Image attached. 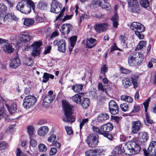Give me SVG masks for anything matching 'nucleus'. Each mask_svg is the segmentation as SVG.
Listing matches in <instances>:
<instances>
[{
	"mask_svg": "<svg viewBox=\"0 0 156 156\" xmlns=\"http://www.w3.org/2000/svg\"><path fill=\"white\" fill-rule=\"evenodd\" d=\"M62 110L64 112V115L66 118L63 119V120L65 122L73 123L75 121V119L73 117L72 114L73 106L71 105L69 101L66 100L62 101Z\"/></svg>",
	"mask_w": 156,
	"mask_h": 156,
	"instance_id": "f257e3e1",
	"label": "nucleus"
},
{
	"mask_svg": "<svg viewBox=\"0 0 156 156\" xmlns=\"http://www.w3.org/2000/svg\"><path fill=\"white\" fill-rule=\"evenodd\" d=\"M144 56L141 52H134L131 53L128 58V62L131 67L139 66L144 60Z\"/></svg>",
	"mask_w": 156,
	"mask_h": 156,
	"instance_id": "f03ea898",
	"label": "nucleus"
},
{
	"mask_svg": "<svg viewBox=\"0 0 156 156\" xmlns=\"http://www.w3.org/2000/svg\"><path fill=\"white\" fill-rule=\"evenodd\" d=\"M140 147L135 141H129L125 144L122 148V153L130 155L139 153L140 151Z\"/></svg>",
	"mask_w": 156,
	"mask_h": 156,
	"instance_id": "7ed1b4c3",
	"label": "nucleus"
},
{
	"mask_svg": "<svg viewBox=\"0 0 156 156\" xmlns=\"http://www.w3.org/2000/svg\"><path fill=\"white\" fill-rule=\"evenodd\" d=\"M130 28L134 31L136 35L140 39H143L144 38V35L141 33L145 30L144 26L138 22H133L130 26Z\"/></svg>",
	"mask_w": 156,
	"mask_h": 156,
	"instance_id": "20e7f679",
	"label": "nucleus"
},
{
	"mask_svg": "<svg viewBox=\"0 0 156 156\" xmlns=\"http://www.w3.org/2000/svg\"><path fill=\"white\" fill-rule=\"evenodd\" d=\"M138 78V76L135 75H132L131 76L132 82L129 78H125L122 81V85L125 88H127L131 85L132 83L133 86V88L136 89L138 87L137 81Z\"/></svg>",
	"mask_w": 156,
	"mask_h": 156,
	"instance_id": "39448f33",
	"label": "nucleus"
},
{
	"mask_svg": "<svg viewBox=\"0 0 156 156\" xmlns=\"http://www.w3.org/2000/svg\"><path fill=\"white\" fill-rule=\"evenodd\" d=\"M85 142L89 147L91 148L96 147L99 142L98 134L94 133L90 134L87 137L85 140Z\"/></svg>",
	"mask_w": 156,
	"mask_h": 156,
	"instance_id": "423d86ee",
	"label": "nucleus"
},
{
	"mask_svg": "<svg viewBox=\"0 0 156 156\" xmlns=\"http://www.w3.org/2000/svg\"><path fill=\"white\" fill-rule=\"evenodd\" d=\"M36 101L37 98L35 96L28 95L24 98L23 105L26 108H29L31 106L34 105Z\"/></svg>",
	"mask_w": 156,
	"mask_h": 156,
	"instance_id": "0eeeda50",
	"label": "nucleus"
},
{
	"mask_svg": "<svg viewBox=\"0 0 156 156\" xmlns=\"http://www.w3.org/2000/svg\"><path fill=\"white\" fill-rule=\"evenodd\" d=\"M143 151L145 156H154L156 155V142L152 141L151 142L147 148V151L146 149H144Z\"/></svg>",
	"mask_w": 156,
	"mask_h": 156,
	"instance_id": "6e6552de",
	"label": "nucleus"
},
{
	"mask_svg": "<svg viewBox=\"0 0 156 156\" xmlns=\"http://www.w3.org/2000/svg\"><path fill=\"white\" fill-rule=\"evenodd\" d=\"M129 1L128 2L129 6L130 8L131 11L132 13L138 14L140 13L141 10L140 7L137 1Z\"/></svg>",
	"mask_w": 156,
	"mask_h": 156,
	"instance_id": "1a4fd4ad",
	"label": "nucleus"
},
{
	"mask_svg": "<svg viewBox=\"0 0 156 156\" xmlns=\"http://www.w3.org/2000/svg\"><path fill=\"white\" fill-rule=\"evenodd\" d=\"M55 98V96L53 94V91L51 90L49 91L48 94L45 96L43 100V106L45 107H48L54 100Z\"/></svg>",
	"mask_w": 156,
	"mask_h": 156,
	"instance_id": "9d476101",
	"label": "nucleus"
},
{
	"mask_svg": "<svg viewBox=\"0 0 156 156\" xmlns=\"http://www.w3.org/2000/svg\"><path fill=\"white\" fill-rule=\"evenodd\" d=\"M109 110L113 115L117 114L119 112V107L116 102L114 100H111L108 104Z\"/></svg>",
	"mask_w": 156,
	"mask_h": 156,
	"instance_id": "9b49d317",
	"label": "nucleus"
},
{
	"mask_svg": "<svg viewBox=\"0 0 156 156\" xmlns=\"http://www.w3.org/2000/svg\"><path fill=\"white\" fill-rule=\"evenodd\" d=\"M58 47V50L62 52L65 53L66 49V42L64 39H61L58 41L57 40H55L54 41L53 43L55 44Z\"/></svg>",
	"mask_w": 156,
	"mask_h": 156,
	"instance_id": "f8f14e48",
	"label": "nucleus"
},
{
	"mask_svg": "<svg viewBox=\"0 0 156 156\" xmlns=\"http://www.w3.org/2000/svg\"><path fill=\"white\" fill-rule=\"evenodd\" d=\"M55 1H52L51 4L50 12L55 13H58L61 10L62 5L58 2H55Z\"/></svg>",
	"mask_w": 156,
	"mask_h": 156,
	"instance_id": "ddd939ff",
	"label": "nucleus"
},
{
	"mask_svg": "<svg viewBox=\"0 0 156 156\" xmlns=\"http://www.w3.org/2000/svg\"><path fill=\"white\" fill-rule=\"evenodd\" d=\"M131 131L134 134L136 133L142 128V124L139 121H133L131 123Z\"/></svg>",
	"mask_w": 156,
	"mask_h": 156,
	"instance_id": "4468645a",
	"label": "nucleus"
},
{
	"mask_svg": "<svg viewBox=\"0 0 156 156\" xmlns=\"http://www.w3.org/2000/svg\"><path fill=\"white\" fill-rule=\"evenodd\" d=\"M108 25L106 23H97L94 25V28L97 32L100 33L106 30Z\"/></svg>",
	"mask_w": 156,
	"mask_h": 156,
	"instance_id": "2eb2a0df",
	"label": "nucleus"
},
{
	"mask_svg": "<svg viewBox=\"0 0 156 156\" xmlns=\"http://www.w3.org/2000/svg\"><path fill=\"white\" fill-rule=\"evenodd\" d=\"M21 61L17 56L14 58H12L10 60L9 66L12 68H16L20 66Z\"/></svg>",
	"mask_w": 156,
	"mask_h": 156,
	"instance_id": "dca6fc26",
	"label": "nucleus"
},
{
	"mask_svg": "<svg viewBox=\"0 0 156 156\" xmlns=\"http://www.w3.org/2000/svg\"><path fill=\"white\" fill-rule=\"evenodd\" d=\"M148 134L146 132H140L138 133V141L141 144L146 142L148 140Z\"/></svg>",
	"mask_w": 156,
	"mask_h": 156,
	"instance_id": "f3484780",
	"label": "nucleus"
},
{
	"mask_svg": "<svg viewBox=\"0 0 156 156\" xmlns=\"http://www.w3.org/2000/svg\"><path fill=\"white\" fill-rule=\"evenodd\" d=\"M109 115L105 112H102L100 113L97 118V120L99 123H102L105 122L109 119Z\"/></svg>",
	"mask_w": 156,
	"mask_h": 156,
	"instance_id": "a211bd4d",
	"label": "nucleus"
},
{
	"mask_svg": "<svg viewBox=\"0 0 156 156\" xmlns=\"http://www.w3.org/2000/svg\"><path fill=\"white\" fill-rule=\"evenodd\" d=\"M100 128L102 132H109L113 129V125L112 123L108 122L101 126Z\"/></svg>",
	"mask_w": 156,
	"mask_h": 156,
	"instance_id": "6ab92c4d",
	"label": "nucleus"
},
{
	"mask_svg": "<svg viewBox=\"0 0 156 156\" xmlns=\"http://www.w3.org/2000/svg\"><path fill=\"white\" fill-rule=\"evenodd\" d=\"M72 26L69 23H64L62 26L61 33L63 34H68L70 32Z\"/></svg>",
	"mask_w": 156,
	"mask_h": 156,
	"instance_id": "aec40b11",
	"label": "nucleus"
},
{
	"mask_svg": "<svg viewBox=\"0 0 156 156\" xmlns=\"http://www.w3.org/2000/svg\"><path fill=\"white\" fill-rule=\"evenodd\" d=\"M32 39V36L27 33L20 35V40L25 43L30 42Z\"/></svg>",
	"mask_w": 156,
	"mask_h": 156,
	"instance_id": "412c9836",
	"label": "nucleus"
},
{
	"mask_svg": "<svg viewBox=\"0 0 156 156\" xmlns=\"http://www.w3.org/2000/svg\"><path fill=\"white\" fill-rule=\"evenodd\" d=\"M97 40L92 37L87 38L86 40V47L89 48H91L96 45Z\"/></svg>",
	"mask_w": 156,
	"mask_h": 156,
	"instance_id": "4be33fe9",
	"label": "nucleus"
},
{
	"mask_svg": "<svg viewBox=\"0 0 156 156\" xmlns=\"http://www.w3.org/2000/svg\"><path fill=\"white\" fill-rule=\"evenodd\" d=\"M5 107L11 115L15 113L17 109V105L16 102L13 103L10 106L8 104H6Z\"/></svg>",
	"mask_w": 156,
	"mask_h": 156,
	"instance_id": "5701e85b",
	"label": "nucleus"
},
{
	"mask_svg": "<svg viewBox=\"0 0 156 156\" xmlns=\"http://www.w3.org/2000/svg\"><path fill=\"white\" fill-rule=\"evenodd\" d=\"M122 144H120L116 147L113 150L112 152L114 155L116 156L121 154L122 153Z\"/></svg>",
	"mask_w": 156,
	"mask_h": 156,
	"instance_id": "b1692460",
	"label": "nucleus"
},
{
	"mask_svg": "<svg viewBox=\"0 0 156 156\" xmlns=\"http://www.w3.org/2000/svg\"><path fill=\"white\" fill-rule=\"evenodd\" d=\"M48 130L49 129L47 126H41L38 130L37 133L40 136H44L46 134Z\"/></svg>",
	"mask_w": 156,
	"mask_h": 156,
	"instance_id": "393cba45",
	"label": "nucleus"
},
{
	"mask_svg": "<svg viewBox=\"0 0 156 156\" xmlns=\"http://www.w3.org/2000/svg\"><path fill=\"white\" fill-rule=\"evenodd\" d=\"M81 106L83 109H87L89 107L90 104V100L88 98H82L81 101Z\"/></svg>",
	"mask_w": 156,
	"mask_h": 156,
	"instance_id": "a878e982",
	"label": "nucleus"
},
{
	"mask_svg": "<svg viewBox=\"0 0 156 156\" xmlns=\"http://www.w3.org/2000/svg\"><path fill=\"white\" fill-rule=\"evenodd\" d=\"M111 20L112 22V26L115 28H117L119 25V16L118 15H113L112 17Z\"/></svg>",
	"mask_w": 156,
	"mask_h": 156,
	"instance_id": "bb28decb",
	"label": "nucleus"
},
{
	"mask_svg": "<svg viewBox=\"0 0 156 156\" xmlns=\"http://www.w3.org/2000/svg\"><path fill=\"white\" fill-rule=\"evenodd\" d=\"M42 78V82L44 83H47L49 80V78L52 80L54 79V75L48 73H44L43 74Z\"/></svg>",
	"mask_w": 156,
	"mask_h": 156,
	"instance_id": "cd10ccee",
	"label": "nucleus"
},
{
	"mask_svg": "<svg viewBox=\"0 0 156 156\" xmlns=\"http://www.w3.org/2000/svg\"><path fill=\"white\" fill-rule=\"evenodd\" d=\"M82 96L81 93H78L75 94L73 96L72 99L74 102L77 104H80L82 100Z\"/></svg>",
	"mask_w": 156,
	"mask_h": 156,
	"instance_id": "c85d7f7f",
	"label": "nucleus"
},
{
	"mask_svg": "<svg viewBox=\"0 0 156 156\" xmlns=\"http://www.w3.org/2000/svg\"><path fill=\"white\" fill-rule=\"evenodd\" d=\"M140 110V107L139 105H134L133 109L128 114L129 116H132L135 115V113L138 112Z\"/></svg>",
	"mask_w": 156,
	"mask_h": 156,
	"instance_id": "c756f323",
	"label": "nucleus"
},
{
	"mask_svg": "<svg viewBox=\"0 0 156 156\" xmlns=\"http://www.w3.org/2000/svg\"><path fill=\"white\" fill-rule=\"evenodd\" d=\"M120 40V43L123 48H128L127 44L126 41V37L125 35H121L119 37Z\"/></svg>",
	"mask_w": 156,
	"mask_h": 156,
	"instance_id": "7c9ffc66",
	"label": "nucleus"
},
{
	"mask_svg": "<svg viewBox=\"0 0 156 156\" xmlns=\"http://www.w3.org/2000/svg\"><path fill=\"white\" fill-rule=\"evenodd\" d=\"M7 7L3 3L0 4V19L2 20V16L3 17L4 15L5 14L7 11Z\"/></svg>",
	"mask_w": 156,
	"mask_h": 156,
	"instance_id": "2f4dec72",
	"label": "nucleus"
},
{
	"mask_svg": "<svg viewBox=\"0 0 156 156\" xmlns=\"http://www.w3.org/2000/svg\"><path fill=\"white\" fill-rule=\"evenodd\" d=\"M3 50L5 53H10L13 52L14 49L12 48V45L9 44L8 45L4 46L3 48Z\"/></svg>",
	"mask_w": 156,
	"mask_h": 156,
	"instance_id": "473e14b6",
	"label": "nucleus"
},
{
	"mask_svg": "<svg viewBox=\"0 0 156 156\" xmlns=\"http://www.w3.org/2000/svg\"><path fill=\"white\" fill-rule=\"evenodd\" d=\"M82 84H76L72 86V89L75 92L79 93L80 91L83 88Z\"/></svg>",
	"mask_w": 156,
	"mask_h": 156,
	"instance_id": "72a5a7b5",
	"label": "nucleus"
},
{
	"mask_svg": "<svg viewBox=\"0 0 156 156\" xmlns=\"http://www.w3.org/2000/svg\"><path fill=\"white\" fill-rule=\"evenodd\" d=\"M27 129L30 138H32L33 137L34 133V127L32 125L28 126L27 127Z\"/></svg>",
	"mask_w": 156,
	"mask_h": 156,
	"instance_id": "f704fd0d",
	"label": "nucleus"
},
{
	"mask_svg": "<svg viewBox=\"0 0 156 156\" xmlns=\"http://www.w3.org/2000/svg\"><path fill=\"white\" fill-rule=\"evenodd\" d=\"M146 41H140L137 44L135 50H141L144 47H145L146 46Z\"/></svg>",
	"mask_w": 156,
	"mask_h": 156,
	"instance_id": "c9c22d12",
	"label": "nucleus"
},
{
	"mask_svg": "<svg viewBox=\"0 0 156 156\" xmlns=\"http://www.w3.org/2000/svg\"><path fill=\"white\" fill-rule=\"evenodd\" d=\"M26 1H21L19 2L16 6V9L20 11H21V10H23L24 6L26 4Z\"/></svg>",
	"mask_w": 156,
	"mask_h": 156,
	"instance_id": "e433bc0d",
	"label": "nucleus"
},
{
	"mask_svg": "<svg viewBox=\"0 0 156 156\" xmlns=\"http://www.w3.org/2000/svg\"><path fill=\"white\" fill-rule=\"evenodd\" d=\"M47 4L44 1H40L37 5V8L41 10H44L46 9Z\"/></svg>",
	"mask_w": 156,
	"mask_h": 156,
	"instance_id": "4c0bfd02",
	"label": "nucleus"
},
{
	"mask_svg": "<svg viewBox=\"0 0 156 156\" xmlns=\"http://www.w3.org/2000/svg\"><path fill=\"white\" fill-rule=\"evenodd\" d=\"M121 99L122 101L129 103H131L133 101V99L131 97L126 95H121Z\"/></svg>",
	"mask_w": 156,
	"mask_h": 156,
	"instance_id": "58836bf2",
	"label": "nucleus"
},
{
	"mask_svg": "<svg viewBox=\"0 0 156 156\" xmlns=\"http://www.w3.org/2000/svg\"><path fill=\"white\" fill-rule=\"evenodd\" d=\"M27 2H26V4H27V6H28L30 7L29 10V12H30L31 10V8L33 10H35V4L34 2L32 1H26Z\"/></svg>",
	"mask_w": 156,
	"mask_h": 156,
	"instance_id": "ea45409f",
	"label": "nucleus"
},
{
	"mask_svg": "<svg viewBox=\"0 0 156 156\" xmlns=\"http://www.w3.org/2000/svg\"><path fill=\"white\" fill-rule=\"evenodd\" d=\"M34 20L31 19H25L24 21L23 24L24 25L28 27L34 24Z\"/></svg>",
	"mask_w": 156,
	"mask_h": 156,
	"instance_id": "a19ab883",
	"label": "nucleus"
},
{
	"mask_svg": "<svg viewBox=\"0 0 156 156\" xmlns=\"http://www.w3.org/2000/svg\"><path fill=\"white\" fill-rule=\"evenodd\" d=\"M9 146L8 143L5 141H0V151L7 149Z\"/></svg>",
	"mask_w": 156,
	"mask_h": 156,
	"instance_id": "79ce46f5",
	"label": "nucleus"
},
{
	"mask_svg": "<svg viewBox=\"0 0 156 156\" xmlns=\"http://www.w3.org/2000/svg\"><path fill=\"white\" fill-rule=\"evenodd\" d=\"M77 39V37L76 36H73L70 38V47L73 48L76 43Z\"/></svg>",
	"mask_w": 156,
	"mask_h": 156,
	"instance_id": "37998d69",
	"label": "nucleus"
},
{
	"mask_svg": "<svg viewBox=\"0 0 156 156\" xmlns=\"http://www.w3.org/2000/svg\"><path fill=\"white\" fill-rule=\"evenodd\" d=\"M100 149H96L94 150H90L87 151L85 153L86 156H93L94 152H98Z\"/></svg>",
	"mask_w": 156,
	"mask_h": 156,
	"instance_id": "c03bdc74",
	"label": "nucleus"
},
{
	"mask_svg": "<svg viewBox=\"0 0 156 156\" xmlns=\"http://www.w3.org/2000/svg\"><path fill=\"white\" fill-rule=\"evenodd\" d=\"M43 45L42 42L41 40L38 41H35L31 45L32 47L38 49L41 46Z\"/></svg>",
	"mask_w": 156,
	"mask_h": 156,
	"instance_id": "a18cd8bd",
	"label": "nucleus"
},
{
	"mask_svg": "<svg viewBox=\"0 0 156 156\" xmlns=\"http://www.w3.org/2000/svg\"><path fill=\"white\" fill-rule=\"evenodd\" d=\"M11 16H12V13H9L6 15H4L3 17L2 16V19L4 22H5L6 20L8 21L11 20Z\"/></svg>",
	"mask_w": 156,
	"mask_h": 156,
	"instance_id": "49530a36",
	"label": "nucleus"
},
{
	"mask_svg": "<svg viewBox=\"0 0 156 156\" xmlns=\"http://www.w3.org/2000/svg\"><path fill=\"white\" fill-rule=\"evenodd\" d=\"M6 111L5 107L3 106L1 107L0 108V119L4 118V116L6 115Z\"/></svg>",
	"mask_w": 156,
	"mask_h": 156,
	"instance_id": "de8ad7c7",
	"label": "nucleus"
},
{
	"mask_svg": "<svg viewBox=\"0 0 156 156\" xmlns=\"http://www.w3.org/2000/svg\"><path fill=\"white\" fill-rule=\"evenodd\" d=\"M40 54V50L39 49L33 48V51L32 53V55L35 57L38 56Z\"/></svg>",
	"mask_w": 156,
	"mask_h": 156,
	"instance_id": "09e8293b",
	"label": "nucleus"
},
{
	"mask_svg": "<svg viewBox=\"0 0 156 156\" xmlns=\"http://www.w3.org/2000/svg\"><path fill=\"white\" fill-rule=\"evenodd\" d=\"M80 120V132L82 129L83 126L85 124H87V123L88 122L89 120L88 118H86L83 119L81 121L80 119H79Z\"/></svg>",
	"mask_w": 156,
	"mask_h": 156,
	"instance_id": "8fccbe9b",
	"label": "nucleus"
},
{
	"mask_svg": "<svg viewBox=\"0 0 156 156\" xmlns=\"http://www.w3.org/2000/svg\"><path fill=\"white\" fill-rule=\"evenodd\" d=\"M111 49L110 51L111 53H112L113 51L115 50H118L120 51H122V49L118 47L116 43H114V44L111 46Z\"/></svg>",
	"mask_w": 156,
	"mask_h": 156,
	"instance_id": "3c124183",
	"label": "nucleus"
},
{
	"mask_svg": "<svg viewBox=\"0 0 156 156\" xmlns=\"http://www.w3.org/2000/svg\"><path fill=\"white\" fill-rule=\"evenodd\" d=\"M101 135L106 137L110 140H112L113 136L112 134H110L109 132H102Z\"/></svg>",
	"mask_w": 156,
	"mask_h": 156,
	"instance_id": "603ef678",
	"label": "nucleus"
},
{
	"mask_svg": "<svg viewBox=\"0 0 156 156\" xmlns=\"http://www.w3.org/2000/svg\"><path fill=\"white\" fill-rule=\"evenodd\" d=\"M140 3L141 6L145 8L148 7L149 5V1H140Z\"/></svg>",
	"mask_w": 156,
	"mask_h": 156,
	"instance_id": "864d4df0",
	"label": "nucleus"
},
{
	"mask_svg": "<svg viewBox=\"0 0 156 156\" xmlns=\"http://www.w3.org/2000/svg\"><path fill=\"white\" fill-rule=\"evenodd\" d=\"M38 148L39 151L41 152H44L46 151L47 149L46 146L42 144H40L38 146Z\"/></svg>",
	"mask_w": 156,
	"mask_h": 156,
	"instance_id": "5fc2aeb1",
	"label": "nucleus"
},
{
	"mask_svg": "<svg viewBox=\"0 0 156 156\" xmlns=\"http://www.w3.org/2000/svg\"><path fill=\"white\" fill-rule=\"evenodd\" d=\"M92 129L93 132L94 133V134H98L100 135H101V133L102 132V131L101 130V129L98 128V127L96 126H93L92 127Z\"/></svg>",
	"mask_w": 156,
	"mask_h": 156,
	"instance_id": "6e6d98bb",
	"label": "nucleus"
},
{
	"mask_svg": "<svg viewBox=\"0 0 156 156\" xmlns=\"http://www.w3.org/2000/svg\"><path fill=\"white\" fill-rule=\"evenodd\" d=\"M108 70V69L106 65H104L101 67L100 72L101 73L103 74L104 77H106L105 73L107 72Z\"/></svg>",
	"mask_w": 156,
	"mask_h": 156,
	"instance_id": "4d7b16f0",
	"label": "nucleus"
},
{
	"mask_svg": "<svg viewBox=\"0 0 156 156\" xmlns=\"http://www.w3.org/2000/svg\"><path fill=\"white\" fill-rule=\"evenodd\" d=\"M35 20L37 23L42 22L44 21V19L42 17L40 13L37 14V15L35 17Z\"/></svg>",
	"mask_w": 156,
	"mask_h": 156,
	"instance_id": "13d9d810",
	"label": "nucleus"
},
{
	"mask_svg": "<svg viewBox=\"0 0 156 156\" xmlns=\"http://www.w3.org/2000/svg\"><path fill=\"white\" fill-rule=\"evenodd\" d=\"M120 107L122 111L124 112H125L128 109V106L126 103H123L120 105Z\"/></svg>",
	"mask_w": 156,
	"mask_h": 156,
	"instance_id": "bf43d9fd",
	"label": "nucleus"
},
{
	"mask_svg": "<svg viewBox=\"0 0 156 156\" xmlns=\"http://www.w3.org/2000/svg\"><path fill=\"white\" fill-rule=\"evenodd\" d=\"M103 1V3H102V2H101V1H98L99 2H98V1H97L98 2V5L99 6L101 7L102 8H108L107 5H105V3L106 4L107 2L108 1Z\"/></svg>",
	"mask_w": 156,
	"mask_h": 156,
	"instance_id": "052dcab7",
	"label": "nucleus"
},
{
	"mask_svg": "<svg viewBox=\"0 0 156 156\" xmlns=\"http://www.w3.org/2000/svg\"><path fill=\"white\" fill-rule=\"evenodd\" d=\"M98 90L99 91H101L102 92H104L105 90L106 92H107V90L105 88H104V87L102 84L101 83H99L98 84Z\"/></svg>",
	"mask_w": 156,
	"mask_h": 156,
	"instance_id": "680f3d73",
	"label": "nucleus"
},
{
	"mask_svg": "<svg viewBox=\"0 0 156 156\" xmlns=\"http://www.w3.org/2000/svg\"><path fill=\"white\" fill-rule=\"evenodd\" d=\"M56 138V136L55 134L51 135L48 139V140L49 142L53 143L55 141Z\"/></svg>",
	"mask_w": 156,
	"mask_h": 156,
	"instance_id": "e2e57ef3",
	"label": "nucleus"
},
{
	"mask_svg": "<svg viewBox=\"0 0 156 156\" xmlns=\"http://www.w3.org/2000/svg\"><path fill=\"white\" fill-rule=\"evenodd\" d=\"M57 151V149L55 147H52L50 151V155H53L55 154Z\"/></svg>",
	"mask_w": 156,
	"mask_h": 156,
	"instance_id": "0e129e2a",
	"label": "nucleus"
},
{
	"mask_svg": "<svg viewBox=\"0 0 156 156\" xmlns=\"http://www.w3.org/2000/svg\"><path fill=\"white\" fill-rule=\"evenodd\" d=\"M66 129L67 133L68 135H70L73 134V131L72 130L71 127L67 126L66 127Z\"/></svg>",
	"mask_w": 156,
	"mask_h": 156,
	"instance_id": "69168bd1",
	"label": "nucleus"
},
{
	"mask_svg": "<svg viewBox=\"0 0 156 156\" xmlns=\"http://www.w3.org/2000/svg\"><path fill=\"white\" fill-rule=\"evenodd\" d=\"M30 144L33 147H35L37 146V142L34 139L30 138Z\"/></svg>",
	"mask_w": 156,
	"mask_h": 156,
	"instance_id": "338daca9",
	"label": "nucleus"
},
{
	"mask_svg": "<svg viewBox=\"0 0 156 156\" xmlns=\"http://www.w3.org/2000/svg\"><path fill=\"white\" fill-rule=\"evenodd\" d=\"M52 145L57 149H59L61 147V144L59 142L56 141L53 142L52 144Z\"/></svg>",
	"mask_w": 156,
	"mask_h": 156,
	"instance_id": "774afa93",
	"label": "nucleus"
}]
</instances>
